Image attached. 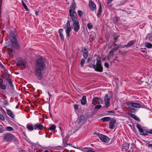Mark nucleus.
Listing matches in <instances>:
<instances>
[{
    "label": "nucleus",
    "mask_w": 152,
    "mask_h": 152,
    "mask_svg": "<svg viewBox=\"0 0 152 152\" xmlns=\"http://www.w3.org/2000/svg\"><path fill=\"white\" fill-rule=\"evenodd\" d=\"M9 35L10 39L12 45H9L8 46V53L10 56L12 57L14 53V50L13 47L15 49H18L19 47L18 37L16 32L11 31Z\"/></svg>",
    "instance_id": "nucleus-1"
},
{
    "label": "nucleus",
    "mask_w": 152,
    "mask_h": 152,
    "mask_svg": "<svg viewBox=\"0 0 152 152\" xmlns=\"http://www.w3.org/2000/svg\"><path fill=\"white\" fill-rule=\"evenodd\" d=\"M45 67L44 61L40 59L38 60L36 65V76L38 79H40L43 76V73Z\"/></svg>",
    "instance_id": "nucleus-2"
},
{
    "label": "nucleus",
    "mask_w": 152,
    "mask_h": 152,
    "mask_svg": "<svg viewBox=\"0 0 152 152\" xmlns=\"http://www.w3.org/2000/svg\"><path fill=\"white\" fill-rule=\"evenodd\" d=\"M3 140L4 142L10 143L12 141H17L18 140L15 136L10 132L4 133L2 136Z\"/></svg>",
    "instance_id": "nucleus-3"
},
{
    "label": "nucleus",
    "mask_w": 152,
    "mask_h": 152,
    "mask_svg": "<svg viewBox=\"0 0 152 152\" xmlns=\"http://www.w3.org/2000/svg\"><path fill=\"white\" fill-rule=\"evenodd\" d=\"M74 17L71 18L73 22L72 25L75 31L76 32H77L80 29V25L77 20V17H75V15H74Z\"/></svg>",
    "instance_id": "nucleus-4"
},
{
    "label": "nucleus",
    "mask_w": 152,
    "mask_h": 152,
    "mask_svg": "<svg viewBox=\"0 0 152 152\" xmlns=\"http://www.w3.org/2000/svg\"><path fill=\"white\" fill-rule=\"evenodd\" d=\"M93 67L96 71L102 72L103 71V67L102 65V61L99 60H97L96 65H92Z\"/></svg>",
    "instance_id": "nucleus-5"
},
{
    "label": "nucleus",
    "mask_w": 152,
    "mask_h": 152,
    "mask_svg": "<svg viewBox=\"0 0 152 152\" xmlns=\"http://www.w3.org/2000/svg\"><path fill=\"white\" fill-rule=\"evenodd\" d=\"M94 134L95 135H96L95 136L98 137L101 140L104 142H108L110 140L108 137L103 134L99 133H96V132H95L94 133Z\"/></svg>",
    "instance_id": "nucleus-6"
},
{
    "label": "nucleus",
    "mask_w": 152,
    "mask_h": 152,
    "mask_svg": "<svg viewBox=\"0 0 152 152\" xmlns=\"http://www.w3.org/2000/svg\"><path fill=\"white\" fill-rule=\"evenodd\" d=\"M137 127L139 131L140 132V134L144 136H146L148 135V133L152 134V129L147 130L146 131H144L142 129L140 125H137Z\"/></svg>",
    "instance_id": "nucleus-7"
},
{
    "label": "nucleus",
    "mask_w": 152,
    "mask_h": 152,
    "mask_svg": "<svg viewBox=\"0 0 152 152\" xmlns=\"http://www.w3.org/2000/svg\"><path fill=\"white\" fill-rule=\"evenodd\" d=\"M65 26L64 27V28L65 29L66 33V37L69 39V37L70 36V33L72 30L70 22L69 21H68Z\"/></svg>",
    "instance_id": "nucleus-8"
},
{
    "label": "nucleus",
    "mask_w": 152,
    "mask_h": 152,
    "mask_svg": "<svg viewBox=\"0 0 152 152\" xmlns=\"http://www.w3.org/2000/svg\"><path fill=\"white\" fill-rule=\"evenodd\" d=\"M75 9V3H73L70 6V9L69 10V15L71 18L74 17V15L75 17H77V14L76 12L74 11Z\"/></svg>",
    "instance_id": "nucleus-9"
},
{
    "label": "nucleus",
    "mask_w": 152,
    "mask_h": 152,
    "mask_svg": "<svg viewBox=\"0 0 152 152\" xmlns=\"http://www.w3.org/2000/svg\"><path fill=\"white\" fill-rule=\"evenodd\" d=\"M17 65L22 69H24L27 66V64L25 61L19 60L18 62Z\"/></svg>",
    "instance_id": "nucleus-10"
},
{
    "label": "nucleus",
    "mask_w": 152,
    "mask_h": 152,
    "mask_svg": "<svg viewBox=\"0 0 152 152\" xmlns=\"http://www.w3.org/2000/svg\"><path fill=\"white\" fill-rule=\"evenodd\" d=\"M111 98V96L110 94H106L104 97V100L105 105L107 107L110 105V99Z\"/></svg>",
    "instance_id": "nucleus-11"
},
{
    "label": "nucleus",
    "mask_w": 152,
    "mask_h": 152,
    "mask_svg": "<svg viewBox=\"0 0 152 152\" xmlns=\"http://www.w3.org/2000/svg\"><path fill=\"white\" fill-rule=\"evenodd\" d=\"M89 6L91 11H94L96 9V4L91 0L89 1Z\"/></svg>",
    "instance_id": "nucleus-12"
},
{
    "label": "nucleus",
    "mask_w": 152,
    "mask_h": 152,
    "mask_svg": "<svg viewBox=\"0 0 152 152\" xmlns=\"http://www.w3.org/2000/svg\"><path fill=\"white\" fill-rule=\"evenodd\" d=\"M102 102V99L98 97L94 98L92 99V103L94 105H96L94 103H96V104L101 103Z\"/></svg>",
    "instance_id": "nucleus-13"
},
{
    "label": "nucleus",
    "mask_w": 152,
    "mask_h": 152,
    "mask_svg": "<svg viewBox=\"0 0 152 152\" xmlns=\"http://www.w3.org/2000/svg\"><path fill=\"white\" fill-rule=\"evenodd\" d=\"M127 104L129 106L133 107L140 108V104L137 103H133L132 102H128Z\"/></svg>",
    "instance_id": "nucleus-14"
},
{
    "label": "nucleus",
    "mask_w": 152,
    "mask_h": 152,
    "mask_svg": "<svg viewBox=\"0 0 152 152\" xmlns=\"http://www.w3.org/2000/svg\"><path fill=\"white\" fill-rule=\"evenodd\" d=\"M130 143L124 142L123 144L122 145L121 150L122 151L124 150H127L128 149L129 147Z\"/></svg>",
    "instance_id": "nucleus-15"
},
{
    "label": "nucleus",
    "mask_w": 152,
    "mask_h": 152,
    "mask_svg": "<svg viewBox=\"0 0 152 152\" xmlns=\"http://www.w3.org/2000/svg\"><path fill=\"white\" fill-rule=\"evenodd\" d=\"M43 125L41 124H35L34 126V129L35 130H42L43 127Z\"/></svg>",
    "instance_id": "nucleus-16"
},
{
    "label": "nucleus",
    "mask_w": 152,
    "mask_h": 152,
    "mask_svg": "<svg viewBox=\"0 0 152 152\" xmlns=\"http://www.w3.org/2000/svg\"><path fill=\"white\" fill-rule=\"evenodd\" d=\"M88 51L87 50L86 48H84V51L83 52V56L84 58L85 59H86L88 57Z\"/></svg>",
    "instance_id": "nucleus-17"
},
{
    "label": "nucleus",
    "mask_w": 152,
    "mask_h": 152,
    "mask_svg": "<svg viewBox=\"0 0 152 152\" xmlns=\"http://www.w3.org/2000/svg\"><path fill=\"white\" fill-rule=\"evenodd\" d=\"M147 38L149 40L152 42V26L151 28V32L150 33H148L147 35Z\"/></svg>",
    "instance_id": "nucleus-18"
},
{
    "label": "nucleus",
    "mask_w": 152,
    "mask_h": 152,
    "mask_svg": "<svg viewBox=\"0 0 152 152\" xmlns=\"http://www.w3.org/2000/svg\"><path fill=\"white\" fill-rule=\"evenodd\" d=\"M63 31V29H60L58 30V33L59 34L61 39V40H64V39L63 35L62 34Z\"/></svg>",
    "instance_id": "nucleus-19"
},
{
    "label": "nucleus",
    "mask_w": 152,
    "mask_h": 152,
    "mask_svg": "<svg viewBox=\"0 0 152 152\" xmlns=\"http://www.w3.org/2000/svg\"><path fill=\"white\" fill-rule=\"evenodd\" d=\"M80 102L81 104L83 105H85L86 103V96H83Z\"/></svg>",
    "instance_id": "nucleus-20"
},
{
    "label": "nucleus",
    "mask_w": 152,
    "mask_h": 152,
    "mask_svg": "<svg viewBox=\"0 0 152 152\" xmlns=\"http://www.w3.org/2000/svg\"><path fill=\"white\" fill-rule=\"evenodd\" d=\"M6 110L8 115L12 118H13L14 117V115L11 110L9 109H7Z\"/></svg>",
    "instance_id": "nucleus-21"
},
{
    "label": "nucleus",
    "mask_w": 152,
    "mask_h": 152,
    "mask_svg": "<svg viewBox=\"0 0 152 152\" xmlns=\"http://www.w3.org/2000/svg\"><path fill=\"white\" fill-rule=\"evenodd\" d=\"M101 120L103 122H105L108 121H109L111 120V118L109 117H105L102 118Z\"/></svg>",
    "instance_id": "nucleus-22"
},
{
    "label": "nucleus",
    "mask_w": 152,
    "mask_h": 152,
    "mask_svg": "<svg viewBox=\"0 0 152 152\" xmlns=\"http://www.w3.org/2000/svg\"><path fill=\"white\" fill-rule=\"evenodd\" d=\"M145 46L148 48H151L152 47V44L149 42H146L145 44Z\"/></svg>",
    "instance_id": "nucleus-23"
},
{
    "label": "nucleus",
    "mask_w": 152,
    "mask_h": 152,
    "mask_svg": "<svg viewBox=\"0 0 152 152\" xmlns=\"http://www.w3.org/2000/svg\"><path fill=\"white\" fill-rule=\"evenodd\" d=\"M102 7L101 6V5L100 4L99 9L98 10V12L97 14V16L99 17V15H100L101 13L102 12Z\"/></svg>",
    "instance_id": "nucleus-24"
},
{
    "label": "nucleus",
    "mask_w": 152,
    "mask_h": 152,
    "mask_svg": "<svg viewBox=\"0 0 152 152\" xmlns=\"http://www.w3.org/2000/svg\"><path fill=\"white\" fill-rule=\"evenodd\" d=\"M130 116L135 120L139 121H140L139 118L136 115L134 114H130Z\"/></svg>",
    "instance_id": "nucleus-25"
},
{
    "label": "nucleus",
    "mask_w": 152,
    "mask_h": 152,
    "mask_svg": "<svg viewBox=\"0 0 152 152\" xmlns=\"http://www.w3.org/2000/svg\"><path fill=\"white\" fill-rule=\"evenodd\" d=\"M135 41L134 40H132L129 42L127 45H125L126 47H129L133 45Z\"/></svg>",
    "instance_id": "nucleus-26"
},
{
    "label": "nucleus",
    "mask_w": 152,
    "mask_h": 152,
    "mask_svg": "<svg viewBox=\"0 0 152 152\" xmlns=\"http://www.w3.org/2000/svg\"><path fill=\"white\" fill-rule=\"evenodd\" d=\"M6 80L7 82L9 83V84L10 85V86L12 87L13 88V85L9 77H8L6 79Z\"/></svg>",
    "instance_id": "nucleus-27"
},
{
    "label": "nucleus",
    "mask_w": 152,
    "mask_h": 152,
    "mask_svg": "<svg viewBox=\"0 0 152 152\" xmlns=\"http://www.w3.org/2000/svg\"><path fill=\"white\" fill-rule=\"evenodd\" d=\"M56 128L55 125L54 124H53L51 125V126L48 129L50 130L54 131Z\"/></svg>",
    "instance_id": "nucleus-28"
},
{
    "label": "nucleus",
    "mask_w": 152,
    "mask_h": 152,
    "mask_svg": "<svg viewBox=\"0 0 152 152\" xmlns=\"http://www.w3.org/2000/svg\"><path fill=\"white\" fill-rule=\"evenodd\" d=\"M27 129L29 130L32 131L34 129V127H33L32 125H27Z\"/></svg>",
    "instance_id": "nucleus-29"
},
{
    "label": "nucleus",
    "mask_w": 152,
    "mask_h": 152,
    "mask_svg": "<svg viewBox=\"0 0 152 152\" xmlns=\"http://www.w3.org/2000/svg\"><path fill=\"white\" fill-rule=\"evenodd\" d=\"M113 55V50H111L108 54V56L111 58V57Z\"/></svg>",
    "instance_id": "nucleus-30"
},
{
    "label": "nucleus",
    "mask_w": 152,
    "mask_h": 152,
    "mask_svg": "<svg viewBox=\"0 0 152 152\" xmlns=\"http://www.w3.org/2000/svg\"><path fill=\"white\" fill-rule=\"evenodd\" d=\"M85 63V60L84 58H82L80 64L82 67H83Z\"/></svg>",
    "instance_id": "nucleus-31"
},
{
    "label": "nucleus",
    "mask_w": 152,
    "mask_h": 152,
    "mask_svg": "<svg viewBox=\"0 0 152 152\" xmlns=\"http://www.w3.org/2000/svg\"><path fill=\"white\" fill-rule=\"evenodd\" d=\"M6 129L7 131H10L13 130V129L12 127L10 126H7L6 127Z\"/></svg>",
    "instance_id": "nucleus-32"
},
{
    "label": "nucleus",
    "mask_w": 152,
    "mask_h": 152,
    "mask_svg": "<svg viewBox=\"0 0 152 152\" xmlns=\"http://www.w3.org/2000/svg\"><path fill=\"white\" fill-rule=\"evenodd\" d=\"M77 13L80 17H81L83 15V12L80 10L78 11Z\"/></svg>",
    "instance_id": "nucleus-33"
},
{
    "label": "nucleus",
    "mask_w": 152,
    "mask_h": 152,
    "mask_svg": "<svg viewBox=\"0 0 152 152\" xmlns=\"http://www.w3.org/2000/svg\"><path fill=\"white\" fill-rule=\"evenodd\" d=\"M118 18L117 17H114L113 18V20L114 23H116L118 22Z\"/></svg>",
    "instance_id": "nucleus-34"
},
{
    "label": "nucleus",
    "mask_w": 152,
    "mask_h": 152,
    "mask_svg": "<svg viewBox=\"0 0 152 152\" xmlns=\"http://www.w3.org/2000/svg\"><path fill=\"white\" fill-rule=\"evenodd\" d=\"M87 27L89 29H90L93 27V25L90 23H88L87 24Z\"/></svg>",
    "instance_id": "nucleus-35"
},
{
    "label": "nucleus",
    "mask_w": 152,
    "mask_h": 152,
    "mask_svg": "<svg viewBox=\"0 0 152 152\" xmlns=\"http://www.w3.org/2000/svg\"><path fill=\"white\" fill-rule=\"evenodd\" d=\"M1 85V88L3 90H5L6 88V87L3 84L0 85Z\"/></svg>",
    "instance_id": "nucleus-36"
},
{
    "label": "nucleus",
    "mask_w": 152,
    "mask_h": 152,
    "mask_svg": "<svg viewBox=\"0 0 152 152\" xmlns=\"http://www.w3.org/2000/svg\"><path fill=\"white\" fill-rule=\"evenodd\" d=\"M4 131V129L3 126L0 125V133H2Z\"/></svg>",
    "instance_id": "nucleus-37"
},
{
    "label": "nucleus",
    "mask_w": 152,
    "mask_h": 152,
    "mask_svg": "<svg viewBox=\"0 0 152 152\" xmlns=\"http://www.w3.org/2000/svg\"><path fill=\"white\" fill-rule=\"evenodd\" d=\"M110 121L109 124H115L116 123V120L114 119H111Z\"/></svg>",
    "instance_id": "nucleus-38"
},
{
    "label": "nucleus",
    "mask_w": 152,
    "mask_h": 152,
    "mask_svg": "<svg viewBox=\"0 0 152 152\" xmlns=\"http://www.w3.org/2000/svg\"><path fill=\"white\" fill-rule=\"evenodd\" d=\"M102 107V106L100 105H97L95 106V108L96 109H99Z\"/></svg>",
    "instance_id": "nucleus-39"
},
{
    "label": "nucleus",
    "mask_w": 152,
    "mask_h": 152,
    "mask_svg": "<svg viewBox=\"0 0 152 152\" xmlns=\"http://www.w3.org/2000/svg\"><path fill=\"white\" fill-rule=\"evenodd\" d=\"M115 127L114 124H109V127L110 129H113Z\"/></svg>",
    "instance_id": "nucleus-40"
},
{
    "label": "nucleus",
    "mask_w": 152,
    "mask_h": 152,
    "mask_svg": "<svg viewBox=\"0 0 152 152\" xmlns=\"http://www.w3.org/2000/svg\"><path fill=\"white\" fill-rule=\"evenodd\" d=\"M129 126L131 128L133 129H134V124H129Z\"/></svg>",
    "instance_id": "nucleus-41"
},
{
    "label": "nucleus",
    "mask_w": 152,
    "mask_h": 152,
    "mask_svg": "<svg viewBox=\"0 0 152 152\" xmlns=\"http://www.w3.org/2000/svg\"><path fill=\"white\" fill-rule=\"evenodd\" d=\"M23 6L24 7V8L25 9L26 11H29V10H28L27 7L26 5V4H24V5H23Z\"/></svg>",
    "instance_id": "nucleus-42"
},
{
    "label": "nucleus",
    "mask_w": 152,
    "mask_h": 152,
    "mask_svg": "<svg viewBox=\"0 0 152 152\" xmlns=\"http://www.w3.org/2000/svg\"><path fill=\"white\" fill-rule=\"evenodd\" d=\"M0 119L2 120H4V117L1 114H0Z\"/></svg>",
    "instance_id": "nucleus-43"
},
{
    "label": "nucleus",
    "mask_w": 152,
    "mask_h": 152,
    "mask_svg": "<svg viewBox=\"0 0 152 152\" xmlns=\"http://www.w3.org/2000/svg\"><path fill=\"white\" fill-rule=\"evenodd\" d=\"M119 48V46H118L116 48H112V50L113 51L117 50Z\"/></svg>",
    "instance_id": "nucleus-44"
},
{
    "label": "nucleus",
    "mask_w": 152,
    "mask_h": 152,
    "mask_svg": "<svg viewBox=\"0 0 152 152\" xmlns=\"http://www.w3.org/2000/svg\"><path fill=\"white\" fill-rule=\"evenodd\" d=\"M104 66L106 68L109 67V64L107 62H105L104 64Z\"/></svg>",
    "instance_id": "nucleus-45"
},
{
    "label": "nucleus",
    "mask_w": 152,
    "mask_h": 152,
    "mask_svg": "<svg viewBox=\"0 0 152 152\" xmlns=\"http://www.w3.org/2000/svg\"><path fill=\"white\" fill-rule=\"evenodd\" d=\"M130 111L132 113H134L135 112V110L134 108H132L131 109Z\"/></svg>",
    "instance_id": "nucleus-46"
},
{
    "label": "nucleus",
    "mask_w": 152,
    "mask_h": 152,
    "mask_svg": "<svg viewBox=\"0 0 152 152\" xmlns=\"http://www.w3.org/2000/svg\"><path fill=\"white\" fill-rule=\"evenodd\" d=\"M74 108L75 109H77L78 108V107L77 105V104H75L74 106Z\"/></svg>",
    "instance_id": "nucleus-47"
},
{
    "label": "nucleus",
    "mask_w": 152,
    "mask_h": 152,
    "mask_svg": "<svg viewBox=\"0 0 152 152\" xmlns=\"http://www.w3.org/2000/svg\"><path fill=\"white\" fill-rule=\"evenodd\" d=\"M141 51L142 53H144H144H147V51H146V50H145V49H144V50H141Z\"/></svg>",
    "instance_id": "nucleus-48"
},
{
    "label": "nucleus",
    "mask_w": 152,
    "mask_h": 152,
    "mask_svg": "<svg viewBox=\"0 0 152 152\" xmlns=\"http://www.w3.org/2000/svg\"><path fill=\"white\" fill-rule=\"evenodd\" d=\"M3 80L2 78H0V84L1 85L3 83Z\"/></svg>",
    "instance_id": "nucleus-49"
},
{
    "label": "nucleus",
    "mask_w": 152,
    "mask_h": 152,
    "mask_svg": "<svg viewBox=\"0 0 152 152\" xmlns=\"http://www.w3.org/2000/svg\"><path fill=\"white\" fill-rule=\"evenodd\" d=\"M118 37L117 36H116L115 37H114V41H115V40H117V39Z\"/></svg>",
    "instance_id": "nucleus-50"
},
{
    "label": "nucleus",
    "mask_w": 152,
    "mask_h": 152,
    "mask_svg": "<svg viewBox=\"0 0 152 152\" xmlns=\"http://www.w3.org/2000/svg\"><path fill=\"white\" fill-rule=\"evenodd\" d=\"M117 42V40L114 41V46H117V44H115V42Z\"/></svg>",
    "instance_id": "nucleus-51"
},
{
    "label": "nucleus",
    "mask_w": 152,
    "mask_h": 152,
    "mask_svg": "<svg viewBox=\"0 0 152 152\" xmlns=\"http://www.w3.org/2000/svg\"><path fill=\"white\" fill-rule=\"evenodd\" d=\"M19 152H26L23 150L21 149L19 150Z\"/></svg>",
    "instance_id": "nucleus-52"
},
{
    "label": "nucleus",
    "mask_w": 152,
    "mask_h": 152,
    "mask_svg": "<svg viewBox=\"0 0 152 152\" xmlns=\"http://www.w3.org/2000/svg\"><path fill=\"white\" fill-rule=\"evenodd\" d=\"M112 0H107V4H108L109 3H110Z\"/></svg>",
    "instance_id": "nucleus-53"
},
{
    "label": "nucleus",
    "mask_w": 152,
    "mask_h": 152,
    "mask_svg": "<svg viewBox=\"0 0 152 152\" xmlns=\"http://www.w3.org/2000/svg\"><path fill=\"white\" fill-rule=\"evenodd\" d=\"M86 152H96L95 151H92L91 150H89L88 151Z\"/></svg>",
    "instance_id": "nucleus-54"
},
{
    "label": "nucleus",
    "mask_w": 152,
    "mask_h": 152,
    "mask_svg": "<svg viewBox=\"0 0 152 152\" xmlns=\"http://www.w3.org/2000/svg\"><path fill=\"white\" fill-rule=\"evenodd\" d=\"M7 21H8V22L9 23L10 22V18L9 17H8L7 18Z\"/></svg>",
    "instance_id": "nucleus-55"
},
{
    "label": "nucleus",
    "mask_w": 152,
    "mask_h": 152,
    "mask_svg": "<svg viewBox=\"0 0 152 152\" xmlns=\"http://www.w3.org/2000/svg\"><path fill=\"white\" fill-rule=\"evenodd\" d=\"M148 147H152V144H148Z\"/></svg>",
    "instance_id": "nucleus-56"
},
{
    "label": "nucleus",
    "mask_w": 152,
    "mask_h": 152,
    "mask_svg": "<svg viewBox=\"0 0 152 152\" xmlns=\"http://www.w3.org/2000/svg\"><path fill=\"white\" fill-rule=\"evenodd\" d=\"M109 113H114V111H108Z\"/></svg>",
    "instance_id": "nucleus-57"
},
{
    "label": "nucleus",
    "mask_w": 152,
    "mask_h": 152,
    "mask_svg": "<svg viewBox=\"0 0 152 152\" xmlns=\"http://www.w3.org/2000/svg\"><path fill=\"white\" fill-rule=\"evenodd\" d=\"M38 12H35V14L36 15H38Z\"/></svg>",
    "instance_id": "nucleus-58"
},
{
    "label": "nucleus",
    "mask_w": 152,
    "mask_h": 152,
    "mask_svg": "<svg viewBox=\"0 0 152 152\" xmlns=\"http://www.w3.org/2000/svg\"><path fill=\"white\" fill-rule=\"evenodd\" d=\"M90 61V59L89 58H88L87 59V62H89Z\"/></svg>",
    "instance_id": "nucleus-59"
},
{
    "label": "nucleus",
    "mask_w": 152,
    "mask_h": 152,
    "mask_svg": "<svg viewBox=\"0 0 152 152\" xmlns=\"http://www.w3.org/2000/svg\"><path fill=\"white\" fill-rule=\"evenodd\" d=\"M0 67H3V66L2 64H1V62H0Z\"/></svg>",
    "instance_id": "nucleus-60"
},
{
    "label": "nucleus",
    "mask_w": 152,
    "mask_h": 152,
    "mask_svg": "<svg viewBox=\"0 0 152 152\" xmlns=\"http://www.w3.org/2000/svg\"><path fill=\"white\" fill-rule=\"evenodd\" d=\"M22 3L23 5L25 4V3H24V1H22Z\"/></svg>",
    "instance_id": "nucleus-61"
},
{
    "label": "nucleus",
    "mask_w": 152,
    "mask_h": 152,
    "mask_svg": "<svg viewBox=\"0 0 152 152\" xmlns=\"http://www.w3.org/2000/svg\"><path fill=\"white\" fill-rule=\"evenodd\" d=\"M83 118V116H81L80 117V120H81V119H82Z\"/></svg>",
    "instance_id": "nucleus-62"
},
{
    "label": "nucleus",
    "mask_w": 152,
    "mask_h": 152,
    "mask_svg": "<svg viewBox=\"0 0 152 152\" xmlns=\"http://www.w3.org/2000/svg\"><path fill=\"white\" fill-rule=\"evenodd\" d=\"M110 57L109 56H108V58H107V60L109 61L110 60Z\"/></svg>",
    "instance_id": "nucleus-63"
},
{
    "label": "nucleus",
    "mask_w": 152,
    "mask_h": 152,
    "mask_svg": "<svg viewBox=\"0 0 152 152\" xmlns=\"http://www.w3.org/2000/svg\"><path fill=\"white\" fill-rule=\"evenodd\" d=\"M44 152H49V151L48 150H46Z\"/></svg>",
    "instance_id": "nucleus-64"
}]
</instances>
